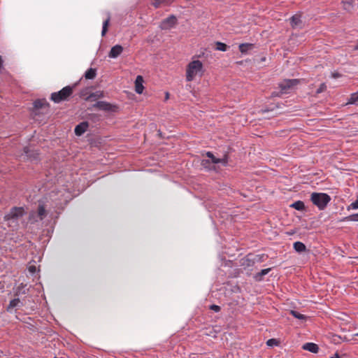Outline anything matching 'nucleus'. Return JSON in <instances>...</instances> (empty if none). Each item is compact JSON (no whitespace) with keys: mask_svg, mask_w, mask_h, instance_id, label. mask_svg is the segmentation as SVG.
<instances>
[{"mask_svg":"<svg viewBox=\"0 0 358 358\" xmlns=\"http://www.w3.org/2000/svg\"><path fill=\"white\" fill-rule=\"evenodd\" d=\"M23 207H13L10 211L4 215V221L13 230H17L24 226L23 217L26 215Z\"/></svg>","mask_w":358,"mask_h":358,"instance_id":"f257e3e1","label":"nucleus"},{"mask_svg":"<svg viewBox=\"0 0 358 358\" xmlns=\"http://www.w3.org/2000/svg\"><path fill=\"white\" fill-rule=\"evenodd\" d=\"M310 201L319 210H322L330 202L331 196L323 192H313L310 195Z\"/></svg>","mask_w":358,"mask_h":358,"instance_id":"f03ea898","label":"nucleus"},{"mask_svg":"<svg viewBox=\"0 0 358 358\" xmlns=\"http://www.w3.org/2000/svg\"><path fill=\"white\" fill-rule=\"evenodd\" d=\"M203 64L199 60H194L191 62L187 68L186 77L187 81H192L194 77L201 72Z\"/></svg>","mask_w":358,"mask_h":358,"instance_id":"7ed1b4c3","label":"nucleus"},{"mask_svg":"<svg viewBox=\"0 0 358 358\" xmlns=\"http://www.w3.org/2000/svg\"><path fill=\"white\" fill-rule=\"evenodd\" d=\"M206 155L210 159H203L202 164L210 170H215V166L213 167L206 166V164H209L210 162L214 164H221L224 166H227L228 164V156L227 155H225L223 158H217L215 157L211 152H207Z\"/></svg>","mask_w":358,"mask_h":358,"instance_id":"20e7f679","label":"nucleus"},{"mask_svg":"<svg viewBox=\"0 0 358 358\" xmlns=\"http://www.w3.org/2000/svg\"><path fill=\"white\" fill-rule=\"evenodd\" d=\"M73 92V87L66 86L57 92H53L51 94V100L55 103H59L66 100Z\"/></svg>","mask_w":358,"mask_h":358,"instance_id":"39448f33","label":"nucleus"},{"mask_svg":"<svg viewBox=\"0 0 358 358\" xmlns=\"http://www.w3.org/2000/svg\"><path fill=\"white\" fill-rule=\"evenodd\" d=\"M47 215V211L43 205L39 204L36 210H32L29 214V221L34 224L42 221Z\"/></svg>","mask_w":358,"mask_h":358,"instance_id":"423d86ee","label":"nucleus"},{"mask_svg":"<svg viewBox=\"0 0 358 358\" xmlns=\"http://www.w3.org/2000/svg\"><path fill=\"white\" fill-rule=\"evenodd\" d=\"M299 80L298 79H287L284 80L279 83V88L280 89L281 94H287L293 89L294 86L298 85Z\"/></svg>","mask_w":358,"mask_h":358,"instance_id":"0eeeda50","label":"nucleus"},{"mask_svg":"<svg viewBox=\"0 0 358 358\" xmlns=\"http://www.w3.org/2000/svg\"><path fill=\"white\" fill-rule=\"evenodd\" d=\"M176 22V17L173 15H171L162 22L160 27L162 29H169L173 27Z\"/></svg>","mask_w":358,"mask_h":358,"instance_id":"6e6552de","label":"nucleus"},{"mask_svg":"<svg viewBox=\"0 0 358 358\" xmlns=\"http://www.w3.org/2000/svg\"><path fill=\"white\" fill-rule=\"evenodd\" d=\"M290 24L292 28L302 29L304 26L303 21L301 19V15L295 14L290 18Z\"/></svg>","mask_w":358,"mask_h":358,"instance_id":"1a4fd4ad","label":"nucleus"},{"mask_svg":"<svg viewBox=\"0 0 358 358\" xmlns=\"http://www.w3.org/2000/svg\"><path fill=\"white\" fill-rule=\"evenodd\" d=\"M93 107L103 111H111L113 110V105H111L108 102L103 101H97L96 103L93 105Z\"/></svg>","mask_w":358,"mask_h":358,"instance_id":"9d476101","label":"nucleus"},{"mask_svg":"<svg viewBox=\"0 0 358 358\" xmlns=\"http://www.w3.org/2000/svg\"><path fill=\"white\" fill-rule=\"evenodd\" d=\"M88 126L89 124L87 122H82L76 125L74 129L76 135L78 136H82L86 131Z\"/></svg>","mask_w":358,"mask_h":358,"instance_id":"9b49d317","label":"nucleus"},{"mask_svg":"<svg viewBox=\"0 0 358 358\" xmlns=\"http://www.w3.org/2000/svg\"><path fill=\"white\" fill-rule=\"evenodd\" d=\"M22 306L23 303L20 301V299L19 298H15L10 301L6 310L8 312L12 313L13 309L20 308Z\"/></svg>","mask_w":358,"mask_h":358,"instance_id":"f8f14e48","label":"nucleus"},{"mask_svg":"<svg viewBox=\"0 0 358 358\" xmlns=\"http://www.w3.org/2000/svg\"><path fill=\"white\" fill-rule=\"evenodd\" d=\"M123 51V48L120 45H115L110 49L108 53L110 58H117Z\"/></svg>","mask_w":358,"mask_h":358,"instance_id":"ddd939ff","label":"nucleus"},{"mask_svg":"<svg viewBox=\"0 0 358 358\" xmlns=\"http://www.w3.org/2000/svg\"><path fill=\"white\" fill-rule=\"evenodd\" d=\"M24 153L25 156L31 161H36L38 159V153L36 150H31L28 147H25L24 148Z\"/></svg>","mask_w":358,"mask_h":358,"instance_id":"4468645a","label":"nucleus"},{"mask_svg":"<svg viewBox=\"0 0 358 358\" xmlns=\"http://www.w3.org/2000/svg\"><path fill=\"white\" fill-rule=\"evenodd\" d=\"M143 78L141 76H138L135 80V91L137 94H142L144 87H143Z\"/></svg>","mask_w":358,"mask_h":358,"instance_id":"2eb2a0df","label":"nucleus"},{"mask_svg":"<svg viewBox=\"0 0 358 358\" xmlns=\"http://www.w3.org/2000/svg\"><path fill=\"white\" fill-rule=\"evenodd\" d=\"M302 348L313 353H317L319 350L318 345L314 343H306L303 345Z\"/></svg>","mask_w":358,"mask_h":358,"instance_id":"dca6fc26","label":"nucleus"},{"mask_svg":"<svg viewBox=\"0 0 358 358\" xmlns=\"http://www.w3.org/2000/svg\"><path fill=\"white\" fill-rule=\"evenodd\" d=\"M104 93L102 91H96L90 94L86 98V101H95L98 99L103 98Z\"/></svg>","mask_w":358,"mask_h":358,"instance_id":"f3484780","label":"nucleus"},{"mask_svg":"<svg viewBox=\"0 0 358 358\" xmlns=\"http://www.w3.org/2000/svg\"><path fill=\"white\" fill-rule=\"evenodd\" d=\"M254 45L252 43H241L239 45L238 48L242 54H246L250 50H252Z\"/></svg>","mask_w":358,"mask_h":358,"instance_id":"a211bd4d","label":"nucleus"},{"mask_svg":"<svg viewBox=\"0 0 358 358\" xmlns=\"http://www.w3.org/2000/svg\"><path fill=\"white\" fill-rule=\"evenodd\" d=\"M294 249L296 252L301 253L306 250V246L304 243L300 241H296L294 243Z\"/></svg>","mask_w":358,"mask_h":358,"instance_id":"6ab92c4d","label":"nucleus"},{"mask_svg":"<svg viewBox=\"0 0 358 358\" xmlns=\"http://www.w3.org/2000/svg\"><path fill=\"white\" fill-rule=\"evenodd\" d=\"M47 106H48V103L45 99H38L34 102V108L36 110Z\"/></svg>","mask_w":358,"mask_h":358,"instance_id":"aec40b11","label":"nucleus"},{"mask_svg":"<svg viewBox=\"0 0 358 358\" xmlns=\"http://www.w3.org/2000/svg\"><path fill=\"white\" fill-rule=\"evenodd\" d=\"M271 268L262 269L260 272L257 273L255 275V278L257 281L262 280V278L264 275H267L271 271Z\"/></svg>","mask_w":358,"mask_h":358,"instance_id":"412c9836","label":"nucleus"},{"mask_svg":"<svg viewBox=\"0 0 358 358\" xmlns=\"http://www.w3.org/2000/svg\"><path fill=\"white\" fill-rule=\"evenodd\" d=\"M96 76V70L95 69L90 68L85 73V78L86 79L92 80Z\"/></svg>","mask_w":358,"mask_h":358,"instance_id":"4be33fe9","label":"nucleus"},{"mask_svg":"<svg viewBox=\"0 0 358 358\" xmlns=\"http://www.w3.org/2000/svg\"><path fill=\"white\" fill-rule=\"evenodd\" d=\"M290 207L297 210H303L305 208L304 203L301 201H297L290 205Z\"/></svg>","mask_w":358,"mask_h":358,"instance_id":"5701e85b","label":"nucleus"},{"mask_svg":"<svg viewBox=\"0 0 358 358\" xmlns=\"http://www.w3.org/2000/svg\"><path fill=\"white\" fill-rule=\"evenodd\" d=\"M347 104H358V92L351 94L350 97L347 102Z\"/></svg>","mask_w":358,"mask_h":358,"instance_id":"b1692460","label":"nucleus"},{"mask_svg":"<svg viewBox=\"0 0 358 358\" xmlns=\"http://www.w3.org/2000/svg\"><path fill=\"white\" fill-rule=\"evenodd\" d=\"M26 285L21 283L16 289L15 295L18 296L20 294H27L28 289H25Z\"/></svg>","mask_w":358,"mask_h":358,"instance_id":"393cba45","label":"nucleus"},{"mask_svg":"<svg viewBox=\"0 0 358 358\" xmlns=\"http://www.w3.org/2000/svg\"><path fill=\"white\" fill-rule=\"evenodd\" d=\"M215 46H216L215 49L217 50L222 51V52L227 51V48H228V46L225 43L220 42V41H217L215 43Z\"/></svg>","mask_w":358,"mask_h":358,"instance_id":"a878e982","label":"nucleus"},{"mask_svg":"<svg viewBox=\"0 0 358 358\" xmlns=\"http://www.w3.org/2000/svg\"><path fill=\"white\" fill-rule=\"evenodd\" d=\"M291 315L294 316L295 318H297L301 320H306L307 317L296 310H291Z\"/></svg>","mask_w":358,"mask_h":358,"instance_id":"bb28decb","label":"nucleus"},{"mask_svg":"<svg viewBox=\"0 0 358 358\" xmlns=\"http://www.w3.org/2000/svg\"><path fill=\"white\" fill-rule=\"evenodd\" d=\"M110 21V17H108L105 21L103 22V27H102V31H101V36H103L106 34V31L108 30V26Z\"/></svg>","mask_w":358,"mask_h":358,"instance_id":"cd10ccee","label":"nucleus"},{"mask_svg":"<svg viewBox=\"0 0 358 358\" xmlns=\"http://www.w3.org/2000/svg\"><path fill=\"white\" fill-rule=\"evenodd\" d=\"M354 0H343V7L345 10H350Z\"/></svg>","mask_w":358,"mask_h":358,"instance_id":"c85d7f7f","label":"nucleus"},{"mask_svg":"<svg viewBox=\"0 0 358 358\" xmlns=\"http://www.w3.org/2000/svg\"><path fill=\"white\" fill-rule=\"evenodd\" d=\"M278 342L276 339L275 338H271V339H268L267 341H266V345L268 346H271V347H273V346H275V345H278Z\"/></svg>","mask_w":358,"mask_h":358,"instance_id":"c756f323","label":"nucleus"},{"mask_svg":"<svg viewBox=\"0 0 358 358\" xmlns=\"http://www.w3.org/2000/svg\"><path fill=\"white\" fill-rule=\"evenodd\" d=\"M348 209H353V210L358 209V194H357L356 200L349 206Z\"/></svg>","mask_w":358,"mask_h":358,"instance_id":"7c9ffc66","label":"nucleus"},{"mask_svg":"<svg viewBox=\"0 0 358 358\" xmlns=\"http://www.w3.org/2000/svg\"><path fill=\"white\" fill-rule=\"evenodd\" d=\"M209 308L211 310H213L216 313H218L220 310V307L217 305H215V304H213L211 306H210Z\"/></svg>","mask_w":358,"mask_h":358,"instance_id":"2f4dec72","label":"nucleus"},{"mask_svg":"<svg viewBox=\"0 0 358 358\" xmlns=\"http://www.w3.org/2000/svg\"><path fill=\"white\" fill-rule=\"evenodd\" d=\"M349 219L351 221L358 222V213L351 215Z\"/></svg>","mask_w":358,"mask_h":358,"instance_id":"473e14b6","label":"nucleus"},{"mask_svg":"<svg viewBox=\"0 0 358 358\" xmlns=\"http://www.w3.org/2000/svg\"><path fill=\"white\" fill-rule=\"evenodd\" d=\"M161 3H162V0H155L152 3V5L155 6V8H157L160 6Z\"/></svg>","mask_w":358,"mask_h":358,"instance_id":"72a5a7b5","label":"nucleus"},{"mask_svg":"<svg viewBox=\"0 0 358 358\" xmlns=\"http://www.w3.org/2000/svg\"><path fill=\"white\" fill-rule=\"evenodd\" d=\"M326 88V86L324 83H322L320 87L317 90V93H321L323 92L324 89Z\"/></svg>","mask_w":358,"mask_h":358,"instance_id":"f704fd0d","label":"nucleus"},{"mask_svg":"<svg viewBox=\"0 0 358 358\" xmlns=\"http://www.w3.org/2000/svg\"><path fill=\"white\" fill-rule=\"evenodd\" d=\"M251 259L249 258V257L248 256V257L244 260V262H250ZM243 265H247L248 266H251V264L248 262L247 264H245V262L243 263Z\"/></svg>","mask_w":358,"mask_h":358,"instance_id":"c9c22d12","label":"nucleus"},{"mask_svg":"<svg viewBox=\"0 0 358 358\" xmlns=\"http://www.w3.org/2000/svg\"><path fill=\"white\" fill-rule=\"evenodd\" d=\"M162 3H165L166 4H169L171 3V2L173 1V0H162Z\"/></svg>","mask_w":358,"mask_h":358,"instance_id":"e433bc0d","label":"nucleus"},{"mask_svg":"<svg viewBox=\"0 0 358 358\" xmlns=\"http://www.w3.org/2000/svg\"><path fill=\"white\" fill-rule=\"evenodd\" d=\"M330 358H341L340 355H338V353H335Z\"/></svg>","mask_w":358,"mask_h":358,"instance_id":"4c0bfd02","label":"nucleus"},{"mask_svg":"<svg viewBox=\"0 0 358 358\" xmlns=\"http://www.w3.org/2000/svg\"><path fill=\"white\" fill-rule=\"evenodd\" d=\"M29 269V271L31 273H34L35 271V270H36V267L35 266H30Z\"/></svg>","mask_w":358,"mask_h":358,"instance_id":"58836bf2","label":"nucleus"},{"mask_svg":"<svg viewBox=\"0 0 358 358\" xmlns=\"http://www.w3.org/2000/svg\"><path fill=\"white\" fill-rule=\"evenodd\" d=\"M271 96H279V93L277 92H272Z\"/></svg>","mask_w":358,"mask_h":358,"instance_id":"ea45409f","label":"nucleus"},{"mask_svg":"<svg viewBox=\"0 0 358 358\" xmlns=\"http://www.w3.org/2000/svg\"><path fill=\"white\" fill-rule=\"evenodd\" d=\"M2 66H3V59H2L1 56H0V69L2 67Z\"/></svg>","mask_w":358,"mask_h":358,"instance_id":"a19ab883","label":"nucleus"},{"mask_svg":"<svg viewBox=\"0 0 358 358\" xmlns=\"http://www.w3.org/2000/svg\"><path fill=\"white\" fill-rule=\"evenodd\" d=\"M166 98L168 99L169 98V93H166Z\"/></svg>","mask_w":358,"mask_h":358,"instance_id":"79ce46f5","label":"nucleus"},{"mask_svg":"<svg viewBox=\"0 0 358 358\" xmlns=\"http://www.w3.org/2000/svg\"><path fill=\"white\" fill-rule=\"evenodd\" d=\"M355 49H356V50H358V43L356 45V46H355Z\"/></svg>","mask_w":358,"mask_h":358,"instance_id":"37998d69","label":"nucleus"},{"mask_svg":"<svg viewBox=\"0 0 358 358\" xmlns=\"http://www.w3.org/2000/svg\"><path fill=\"white\" fill-rule=\"evenodd\" d=\"M54 358H57V357H54Z\"/></svg>","mask_w":358,"mask_h":358,"instance_id":"c03bdc74","label":"nucleus"}]
</instances>
